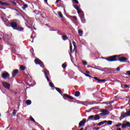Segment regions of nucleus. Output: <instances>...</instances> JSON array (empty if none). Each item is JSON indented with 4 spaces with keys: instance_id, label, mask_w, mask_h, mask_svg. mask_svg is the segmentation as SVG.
<instances>
[{
    "instance_id": "nucleus-1",
    "label": "nucleus",
    "mask_w": 130,
    "mask_h": 130,
    "mask_svg": "<svg viewBox=\"0 0 130 130\" xmlns=\"http://www.w3.org/2000/svg\"><path fill=\"white\" fill-rule=\"evenodd\" d=\"M107 61H120V62H124L127 60V58L125 57H120L118 55H114L106 58Z\"/></svg>"
},
{
    "instance_id": "nucleus-2",
    "label": "nucleus",
    "mask_w": 130,
    "mask_h": 130,
    "mask_svg": "<svg viewBox=\"0 0 130 130\" xmlns=\"http://www.w3.org/2000/svg\"><path fill=\"white\" fill-rule=\"evenodd\" d=\"M34 61L36 64H40L41 68H44V64L43 63V62L39 58H36L35 59Z\"/></svg>"
},
{
    "instance_id": "nucleus-3",
    "label": "nucleus",
    "mask_w": 130,
    "mask_h": 130,
    "mask_svg": "<svg viewBox=\"0 0 130 130\" xmlns=\"http://www.w3.org/2000/svg\"><path fill=\"white\" fill-rule=\"evenodd\" d=\"M2 84L4 88H6V89H7L8 90H10V89H11V84L6 82H2Z\"/></svg>"
},
{
    "instance_id": "nucleus-4",
    "label": "nucleus",
    "mask_w": 130,
    "mask_h": 130,
    "mask_svg": "<svg viewBox=\"0 0 130 130\" xmlns=\"http://www.w3.org/2000/svg\"><path fill=\"white\" fill-rule=\"evenodd\" d=\"M2 78H3V79H10V74L7 72L3 73L2 74Z\"/></svg>"
},
{
    "instance_id": "nucleus-5",
    "label": "nucleus",
    "mask_w": 130,
    "mask_h": 130,
    "mask_svg": "<svg viewBox=\"0 0 130 130\" xmlns=\"http://www.w3.org/2000/svg\"><path fill=\"white\" fill-rule=\"evenodd\" d=\"M63 99H67V98H69V99H71V100H76V99L73 98L72 96L69 95V94L65 93L63 95Z\"/></svg>"
},
{
    "instance_id": "nucleus-6",
    "label": "nucleus",
    "mask_w": 130,
    "mask_h": 130,
    "mask_svg": "<svg viewBox=\"0 0 130 130\" xmlns=\"http://www.w3.org/2000/svg\"><path fill=\"white\" fill-rule=\"evenodd\" d=\"M86 123V118H83L82 121H81L79 123V127L81 126H84V124Z\"/></svg>"
},
{
    "instance_id": "nucleus-7",
    "label": "nucleus",
    "mask_w": 130,
    "mask_h": 130,
    "mask_svg": "<svg viewBox=\"0 0 130 130\" xmlns=\"http://www.w3.org/2000/svg\"><path fill=\"white\" fill-rule=\"evenodd\" d=\"M19 73V70L18 69L14 70L12 73V76L13 78H15L16 76H17V74Z\"/></svg>"
},
{
    "instance_id": "nucleus-8",
    "label": "nucleus",
    "mask_w": 130,
    "mask_h": 130,
    "mask_svg": "<svg viewBox=\"0 0 130 130\" xmlns=\"http://www.w3.org/2000/svg\"><path fill=\"white\" fill-rule=\"evenodd\" d=\"M11 26L14 29H16L18 27V23L17 22L13 21L11 22Z\"/></svg>"
},
{
    "instance_id": "nucleus-9",
    "label": "nucleus",
    "mask_w": 130,
    "mask_h": 130,
    "mask_svg": "<svg viewBox=\"0 0 130 130\" xmlns=\"http://www.w3.org/2000/svg\"><path fill=\"white\" fill-rule=\"evenodd\" d=\"M102 112L103 113H101V115H108V113H109V112L107 110H103Z\"/></svg>"
},
{
    "instance_id": "nucleus-10",
    "label": "nucleus",
    "mask_w": 130,
    "mask_h": 130,
    "mask_svg": "<svg viewBox=\"0 0 130 130\" xmlns=\"http://www.w3.org/2000/svg\"><path fill=\"white\" fill-rule=\"evenodd\" d=\"M8 39H9V35H8L7 34H4L3 35V40L4 41H7Z\"/></svg>"
},
{
    "instance_id": "nucleus-11",
    "label": "nucleus",
    "mask_w": 130,
    "mask_h": 130,
    "mask_svg": "<svg viewBox=\"0 0 130 130\" xmlns=\"http://www.w3.org/2000/svg\"><path fill=\"white\" fill-rule=\"evenodd\" d=\"M106 122H107V120H104L103 121L100 122L98 123L97 126H101V125L104 124V123H106Z\"/></svg>"
},
{
    "instance_id": "nucleus-12",
    "label": "nucleus",
    "mask_w": 130,
    "mask_h": 130,
    "mask_svg": "<svg viewBox=\"0 0 130 130\" xmlns=\"http://www.w3.org/2000/svg\"><path fill=\"white\" fill-rule=\"evenodd\" d=\"M55 89L58 92V93H59V94H60V95L62 96V91H61L60 88L58 87H55Z\"/></svg>"
},
{
    "instance_id": "nucleus-13",
    "label": "nucleus",
    "mask_w": 130,
    "mask_h": 130,
    "mask_svg": "<svg viewBox=\"0 0 130 130\" xmlns=\"http://www.w3.org/2000/svg\"><path fill=\"white\" fill-rule=\"evenodd\" d=\"M94 120H99L100 119V116L99 114L94 115Z\"/></svg>"
},
{
    "instance_id": "nucleus-14",
    "label": "nucleus",
    "mask_w": 130,
    "mask_h": 130,
    "mask_svg": "<svg viewBox=\"0 0 130 130\" xmlns=\"http://www.w3.org/2000/svg\"><path fill=\"white\" fill-rule=\"evenodd\" d=\"M0 5H1V6H9L10 5L9 3H7L6 2H3L1 1H0Z\"/></svg>"
},
{
    "instance_id": "nucleus-15",
    "label": "nucleus",
    "mask_w": 130,
    "mask_h": 130,
    "mask_svg": "<svg viewBox=\"0 0 130 130\" xmlns=\"http://www.w3.org/2000/svg\"><path fill=\"white\" fill-rule=\"evenodd\" d=\"M81 95V93L80 92V91H76L75 92V93L74 94V96H75V97H79V96Z\"/></svg>"
},
{
    "instance_id": "nucleus-16",
    "label": "nucleus",
    "mask_w": 130,
    "mask_h": 130,
    "mask_svg": "<svg viewBox=\"0 0 130 130\" xmlns=\"http://www.w3.org/2000/svg\"><path fill=\"white\" fill-rule=\"evenodd\" d=\"M72 43L74 47L73 50L75 51H77V45H76V42H75V41H73Z\"/></svg>"
},
{
    "instance_id": "nucleus-17",
    "label": "nucleus",
    "mask_w": 130,
    "mask_h": 130,
    "mask_svg": "<svg viewBox=\"0 0 130 130\" xmlns=\"http://www.w3.org/2000/svg\"><path fill=\"white\" fill-rule=\"evenodd\" d=\"M80 18L82 23H85V17H84V14L81 15Z\"/></svg>"
},
{
    "instance_id": "nucleus-18",
    "label": "nucleus",
    "mask_w": 130,
    "mask_h": 130,
    "mask_svg": "<svg viewBox=\"0 0 130 130\" xmlns=\"http://www.w3.org/2000/svg\"><path fill=\"white\" fill-rule=\"evenodd\" d=\"M89 120H94V115H90L88 117Z\"/></svg>"
},
{
    "instance_id": "nucleus-19",
    "label": "nucleus",
    "mask_w": 130,
    "mask_h": 130,
    "mask_svg": "<svg viewBox=\"0 0 130 130\" xmlns=\"http://www.w3.org/2000/svg\"><path fill=\"white\" fill-rule=\"evenodd\" d=\"M11 4H13L14 7H16V6H17V2H16V1H15L14 0H12L11 1Z\"/></svg>"
},
{
    "instance_id": "nucleus-20",
    "label": "nucleus",
    "mask_w": 130,
    "mask_h": 130,
    "mask_svg": "<svg viewBox=\"0 0 130 130\" xmlns=\"http://www.w3.org/2000/svg\"><path fill=\"white\" fill-rule=\"evenodd\" d=\"M125 116H126V114H122L120 116V119L121 120V119H123V118H124V117H125Z\"/></svg>"
},
{
    "instance_id": "nucleus-21",
    "label": "nucleus",
    "mask_w": 130,
    "mask_h": 130,
    "mask_svg": "<svg viewBox=\"0 0 130 130\" xmlns=\"http://www.w3.org/2000/svg\"><path fill=\"white\" fill-rule=\"evenodd\" d=\"M62 40H64V41H66V40H68L69 39V38H68V36L66 35H64L62 37Z\"/></svg>"
},
{
    "instance_id": "nucleus-22",
    "label": "nucleus",
    "mask_w": 130,
    "mask_h": 130,
    "mask_svg": "<svg viewBox=\"0 0 130 130\" xmlns=\"http://www.w3.org/2000/svg\"><path fill=\"white\" fill-rule=\"evenodd\" d=\"M20 69L21 71H25L26 70V67L23 66H21L20 67Z\"/></svg>"
},
{
    "instance_id": "nucleus-23",
    "label": "nucleus",
    "mask_w": 130,
    "mask_h": 130,
    "mask_svg": "<svg viewBox=\"0 0 130 130\" xmlns=\"http://www.w3.org/2000/svg\"><path fill=\"white\" fill-rule=\"evenodd\" d=\"M25 103L27 105H31V102L30 100H27L26 101Z\"/></svg>"
},
{
    "instance_id": "nucleus-24",
    "label": "nucleus",
    "mask_w": 130,
    "mask_h": 130,
    "mask_svg": "<svg viewBox=\"0 0 130 130\" xmlns=\"http://www.w3.org/2000/svg\"><path fill=\"white\" fill-rule=\"evenodd\" d=\"M78 34H79L80 36H83V30L79 29Z\"/></svg>"
},
{
    "instance_id": "nucleus-25",
    "label": "nucleus",
    "mask_w": 130,
    "mask_h": 130,
    "mask_svg": "<svg viewBox=\"0 0 130 130\" xmlns=\"http://www.w3.org/2000/svg\"><path fill=\"white\" fill-rule=\"evenodd\" d=\"M58 14L60 18H61V19L63 18V15H62V13H61V12H58Z\"/></svg>"
},
{
    "instance_id": "nucleus-26",
    "label": "nucleus",
    "mask_w": 130,
    "mask_h": 130,
    "mask_svg": "<svg viewBox=\"0 0 130 130\" xmlns=\"http://www.w3.org/2000/svg\"><path fill=\"white\" fill-rule=\"evenodd\" d=\"M29 119L32 121L33 122H36V121H35V119H34V118H33V117H32V116H30L29 117Z\"/></svg>"
},
{
    "instance_id": "nucleus-27",
    "label": "nucleus",
    "mask_w": 130,
    "mask_h": 130,
    "mask_svg": "<svg viewBox=\"0 0 130 130\" xmlns=\"http://www.w3.org/2000/svg\"><path fill=\"white\" fill-rule=\"evenodd\" d=\"M99 102H96L95 101H93L90 102V103L89 104L90 105H93V104H99Z\"/></svg>"
},
{
    "instance_id": "nucleus-28",
    "label": "nucleus",
    "mask_w": 130,
    "mask_h": 130,
    "mask_svg": "<svg viewBox=\"0 0 130 130\" xmlns=\"http://www.w3.org/2000/svg\"><path fill=\"white\" fill-rule=\"evenodd\" d=\"M70 49L71 53H73V46L72 45V44H70Z\"/></svg>"
},
{
    "instance_id": "nucleus-29",
    "label": "nucleus",
    "mask_w": 130,
    "mask_h": 130,
    "mask_svg": "<svg viewBox=\"0 0 130 130\" xmlns=\"http://www.w3.org/2000/svg\"><path fill=\"white\" fill-rule=\"evenodd\" d=\"M100 71H101L102 72H107L108 70L107 68H105L100 70Z\"/></svg>"
},
{
    "instance_id": "nucleus-30",
    "label": "nucleus",
    "mask_w": 130,
    "mask_h": 130,
    "mask_svg": "<svg viewBox=\"0 0 130 130\" xmlns=\"http://www.w3.org/2000/svg\"><path fill=\"white\" fill-rule=\"evenodd\" d=\"M102 104H106L107 105H108V104H109L110 105L112 104V103L111 102H109V103H108V102H103Z\"/></svg>"
},
{
    "instance_id": "nucleus-31",
    "label": "nucleus",
    "mask_w": 130,
    "mask_h": 130,
    "mask_svg": "<svg viewBox=\"0 0 130 130\" xmlns=\"http://www.w3.org/2000/svg\"><path fill=\"white\" fill-rule=\"evenodd\" d=\"M49 86L51 88H54V84L52 82H49Z\"/></svg>"
},
{
    "instance_id": "nucleus-32",
    "label": "nucleus",
    "mask_w": 130,
    "mask_h": 130,
    "mask_svg": "<svg viewBox=\"0 0 130 130\" xmlns=\"http://www.w3.org/2000/svg\"><path fill=\"white\" fill-rule=\"evenodd\" d=\"M73 7L74 8H75L76 10H77V11L80 10V7H79V6H77L76 5H73Z\"/></svg>"
},
{
    "instance_id": "nucleus-33",
    "label": "nucleus",
    "mask_w": 130,
    "mask_h": 130,
    "mask_svg": "<svg viewBox=\"0 0 130 130\" xmlns=\"http://www.w3.org/2000/svg\"><path fill=\"white\" fill-rule=\"evenodd\" d=\"M107 122L108 125H111V124H112V121L111 120L107 121Z\"/></svg>"
},
{
    "instance_id": "nucleus-34",
    "label": "nucleus",
    "mask_w": 130,
    "mask_h": 130,
    "mask_svg": "<svg viewBox=\"0 0 130 130\" xmlns=\"http://www.w3.org/2000/svg\"><path fill=\"white\" fill-rule=\"evenodd\" d=\"M24 28L21 27H16L15 30H18V31H22V30H23Z\"/></svg>"
},
{
    "instance_id": "nucleus-35",
    "label": "nucleus",
    "mask_w": 130,
    "mask_h": 130,
    "mask_svg": "<svg viewBox=\"0 0 130 130\" xmlns=\"http://www.w3.org/2000/svg\"><path fill=\"white\" fill-rule=\"evenodd\" d=\"M105 79H100L99 83H105Z\"/></svg>"
},
{
    "instance_id": "nucleus-36",
    "label": "nucleus",
    "mask_w": 130,
    "mask_h": 130,
    "mask_svg": "<svg viewBox=\"0 0 130 130\" xmlns=\"http://www.w3.org/2000/svg\"><path fill=\"white\" fill-rule=\"evenodd\" d=\"M93 79H94V80H95V81H97V82H98V83L99 82V81L100 79H98V78H97L96 77H94L92 78Z\"/></svg>"
},
{
    "instance_id": "nucleus-37",
    "label": "nucleus",
    "mask_w": 130,
    "mask_h": 130,
    "mask_svg": "<svg viewBox=\"0 0 130 130\" xmlns=\"http://www.w3.org/2000/svg\"><path fill=\"white\" fill-rule=\"evenodd\" d=\"M126 126H127V127H130V123L129 122H127L125 123Z\"/></svg>"
},
{
    "instance_id": "nucleus-38",
    "label": "nucleus",
    "mask_w": 130,
    "mask_h": 130,
    "mask_svg": "<svg viewBox=\"0 0 130 130\" xmlns=\"http://www.w3.org/2000/svg\"><path fill=\"white\" fill-rule=\"evenodd\" d=\"M82 63H83V66H87V64H88V62H87V61H82Z\"/></svg>"
},
{
    "instance_id": "nucleus-39",
    "label": "nucleus",
    "mask_w": 130,
    "mask_h": 130,
    "mask_svg": "<svg viewBox=\"0 0 130 130\" xmlns=\"http://www.w3.org/2000/svg\"><path fill=\"white\" fill-rule=\"evenodd\" d=\"M23 9H27V8H28V5L27 4L23 5Z\"/></svg>"
},
{
    "instance_id": "nucleus-40",
    "label": "nucleus",
    "mask_w": 130,
    "mask_h": 130,
    "mask_svg": "<svg viewBox=\"0 0 130 130\" xmlns=\"http://www.w3.org/2000/svg\"><path fill=\"white\" fill-rule=\"evenodd\" d=\"M93 130H99L100 129V127H94V128H93Z\"/></svg>"
},
{
    "instance_id": "nucleus-41",
    "label": "nucleus",
    "mask_w": 130,
    "mask_h": 130,
    "mask_svg": "<svg viewBox=\"0 0 130 130\" xmlns=\"http://www.w3.org/2000/svg\"><path fill=\"white\" fill-rule=\"evenodd\" d=\"M126 127V124H123L122 125V128H125Z\"/></svg>"
},
{
    "instance_id": "nucleus-42",
    "label": "nucleus",
    "mask_w": 130,
    "mask_h": 130,
    "mask_svg": "<svg viewBox=\"0 0 130 130\" xmlns=\"http://www.w3.org/2000/svg\"><path fill=\"white\" fill-rule=\"evenodd\" d=\"M85 75L86 76V77H89V78H93L91 75L88 74H85Z\"/></svg>"
},
{
    "instance_id": "nucleus-43",
    "label": "nucleus",
    "mask_w": 130,
    "mask_h": 130,
    "mask_svg": "<svg viewBox=\"0 0 130 130\" xmlns=\"http://www.w3.org/2000/svg\"><path fill=\"white\" fill-rule=\"evenodd\" d=\"M121 123H119V124H116L115 125V126H116V127H119V126H120V125H121Z\"/></svg>"
},
{
    "instance_id": "nucleus-44",
    "label": "nucleus",
    "mask_w": 130,
    "mask_h": 130,
    "mask_svg": "<svg viewBox=\"0 0 130 130\" xmlns=\"http://www.w3.org/2000/svg\"><path fill=\"white\" fill-rule=\"evenodd\" d=\"M116 82H117V83H120V85H121V88H122V83H121V82L119 81V80H116Z\"/></svg>"
},
{
    "instance_id": "nucleus-45",
    "label": "nucleus",
    "mask_w": 130,
    "mask_h": 130,
    "mask_svg": "<svg viewBox=\"0 0 130 130\" xmlns=\"http://www.w3.org/2000/svg\"><path fill=\"white\" fill-rule=\"evenodd\" d=\"M126 116H130V110L128 112H127L126 114Z\"/></svg>"
},
{
    "instance_id": "nucleus-46",
    "label": "nucleus",
    "mask_w": 130,
    "mask_h": 130,
    "mask_svg": "<svg viewBox=\"0 0 130 130\" xmlns=\"http://www.w3.org/2000/svg\"><path fill=\"white\" fill-rule=\"evenodd\" d=\"M62 68H63V69H66V68H67V65L64 63L62 64Z\"/></svg>"
},
{
    "instance_id": "nucleus-47",
    "label": "nucleus",
    "mask_w": 130,
    "mask_h": 130,
    "mask_svg": "<svg viewBox=\"0 0 130 130\" xmlns=\"http://www.w3.org/2000/svg\"><path fill=\"white\" fill-rule=\"evenodd\" d=\"M12 114H13V116H16V110H14Z\"/></svg>"
},
{
    "instance_id": "nucleus-48",
    "label": "nucleus",
    "mask_w": 130,
    "mask_h": 130,
    "mask_svg": "<svg viewBox=\"0 0 130 130\" xmlns=\"http://www.w3.org/2000/svg\"><path fill=\"white\" fill-rule=\"evenodd\" d=\"M73 1L74 2L75 4L79 5V1H78V0H73Z\"/></svg>"
},
{
    "instance_id": "nucleus-49",
    "label": "nucleus",
    "mask_w": 130,
    "mask_h": 130,
    "mask_svg": "<svg viewBox=\"0 0 130 130\" xmlns=\"http://www.w3.org/2000/svg\"><path fill=\"white\" fill-rule=\"evenodd\" d=\"M44 73L45 74V77H47L48 76V74H47V72H46V71H45Z\"/></svg>"
},
{
    "instance_id": "nucleus-50",
    "label": "nucleus",
    "mask_w": 130,
    "mask_h": 130,
    "mask_svg": "<svg viewBox=\"0 0 130 130\" xmlns=\"http://www.w3.org/2000/svg\"><path fill=\"white\" fill-rule=\"evenodd\" d=\"M45 78L47 80L48 82H50V79H49V77H48V76H46Z\"/></svg>"
},
{
    "instance_id": "nucleus-51",
    "label": "nucleus",
    "mask_w": 130,
    "mask_h": 130,
    "mask_svg": "<svg viewBox=\"0 0 130 130\" xmlns=\"http://www.w3.org/2000/svg\"><path fill=\"white\" fill-rule=\"evenodd\" d=\"M126 73L127 76H130V71H127Z\"/></svg>"
},
{
    "instance_id": "nucleus-52",
    "label": "nucleus",
    "mask_w": 130,
    "mask_h": 130,
    "mask_svg": "<svg viewBox=\"0 0 130 130\" xmlns=\"http://www.w3.org/2000/svg\"><path fill=\"white\" fill-rule=\"evenodd\" d=\"M30 38L31 39H32L31 43H33V42H34V41L33 40L34 39V37H33V36H31Z\"/></svg>"
},
{
    "instance_id": "nucleus-53",
    "label": "nucleus",
    "mask_w": 130,
    "mask_h": 130,
    "mask_svg": "<svg viewBox=\"0 0 130 130\" xmlns=\"http://www.w3.org/2000/svg\"><path fill=\"white\" fill-rule=\"evenodd\" d=\"M117 72H119L120 71V68L119 67H117L116 69Z\"/></svg>"
},
{
    "instance_id": "nucleus-54",
    "label": "nucleus",
    "mask_w": 130,
    "mask_h": 130,
    "mask_svg": "<svg viewBox=\"0 0 130 130\" xmlns=\"http://www.w3.org/2000/svg\"><path fill=\"white\" fill-rule=\"evenodd\" d=\"M124 87L125 88H129V86H128V85H127V84H125V85H124Z\"/></svg>"
},
{
    "instance_id": "nucleus-55",
    "label": "nucleus",
    "mask_w": 130,
    "mask_h": 130,
    "mask_svg": "<svg viewBox=\"0 0 130 130\" xmlns=\"http://www.w3.org/2000/svg\"><path fill=\"white\" fill-rule=\"evenodd\" d=\"M73 19H74V20H77V16H73Z\"/></svg>"
},
{
    "instance_id": "nucleus-56",
    "label": "nucleus",
    "mask_w": 130,
    "mask_h": 130,
    "mask_svg": "<svg viewBox=\"0 0 130 130\" xmlns=\"http://www.w3.org/2000/svg\"><path fill=\"white\" fill-rule=\"evenodd\" d=\"M77 13H78V14H80V13H81V10H80V9H79L78 10H77Z\"/></svg>"
},
{
    "instance_id": "nucleus-57",
    "label": "nucleus",
    "mask_w": 130,
    "mask_h": 130,
    "mask_svg": "<svg viewBox=\"0 0 130 130\" xmlns=\"http://www.w3.org/2000/svg\"><path fill=\"white\" fill-rule=\"evenodd\" d=\"M60 2V0H56V4H58V2Z\"/></svg>"
},
{
    "instance_id": "nucleus-58",
    "label": "nucleus",
    "mask_w": 130,
    "mask_h": 130,
    "mask_svg": "<svg viewBox=\"0 0 130 130\" xmlns=\"http://www.w3.org/2000/svg\"><path fill=\"white\" fill-rule=\"evenodd\" d=\"M85 111H86V112H91V110L89 109V110H86Z\"/></svg>"
},
{
    "instance_id": "nucleus-59",
    "label": "nucleus",
    "mask_w": 130,
    "mask_h": 130,
    "mask_svg": "<svg viewBox=\"0 0 130 130\" xmlns=\"http://www.w3.org/2000/svg\"><path fill=\"white\" fill-rule=\"evenodd\" d=\"M93 69H95V70H99V71H100V70H101V69H99L98 68H95V67H94Z\"/></svg>"
},
{
    "instance_id": "nucleus-60",
    "label": "nucleus",
    "mask_w": 130,
    "mask_h": 130,
    "mask_svg": "<svg viewBox=\"0 0 130 130\" xmlns=\"http://www.w3.org/2000/svg\"><path fill=\"white\" fill-rule=\"evenodd\" d=\"M88 69H89V68H92L93 69L94 68V67H92V66H88L87 67Z\"/></svg>"
},
{
    "instance_id": "nucleus-61",
    "label": "nucleus",
    "mask_w": 130,
    "mask_h": 130,
    "mask_svg": "<svg viewBox=\"0 0 130 130\" xmlns=\"http://www.w3.org/2000/svg\"><path fill=\"white\" fill-rule=\"evenodd\" d=\"M47 1L48 0H44V3H45L46 4H47Z\"/></svg>"
},
{
    "instance_id": "nucleus-62",
    "label": "nucleus",
    "mask_w": 130,
    "mask_h": 130,
    "mask_svg": "<svg viewBox=\"0 0 130 130\" xmlns=\"http://www.w3.org/2000/svg\"><path fill=\"white\" fill-rule=\"evenodd\" d=\"M12 93H14V94H17V92L16 91H13Z\"/></svg>"
},
{
    "instance_id": "nucleus-63",
    "label": "nucleus",
    "mask_w": 130,
    "mask_h": 130,
    "mask_svg": "<svg viewBox=\"0 0 130 130\" xmlns=\"http://www.w3.org/2000/svg\"><path fill=\"white\" fill-rule=\"evenodd\" d=\"M93 109H94V108H91L89 110H90V111H91V110H93Z\"/></svg>"
},
{
    "instance_id": "nucleus-64",
    "label": "nucleus",
    "mask_w": 130,
    "mask_h": 130,
    "mask_svg": "<svg viewBox=\"0 0 130 130\" xmlns=\"http://www.w3.org/2000/svg\"><path fill=\"white\" fill-rule=\"evenodd\" d=\"M80 130H84V128L82 127V128H81V129Z\"/></svg>"
}]
</instances>
